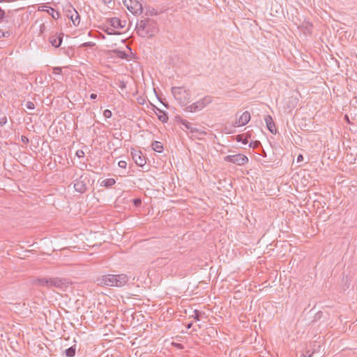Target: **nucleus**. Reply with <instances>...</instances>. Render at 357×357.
<instances>
[{
	"label": "nucleus",
	"mask_w": 357,
	"mask_h": 357,
	"mask_svg": "<svg viewBox=\"0 0 357 357\" xmlns=\"http://www.w3.org/2000/svg\"><path fill=\"white\" fill-rule=\"evenodd\" d=\"M137 33L141 37H152L158 31L157 22L150 18L141 20L135 27Z\"/></svg>",
	"instance_id": "obj_1"
},
{
	"label": "nucleus",
	"mask_w": 357,
	"mask_h": 357,
	"mask_svg": "<svg viewBox=\"0 0 357 357\" xmlns=\"http://www.w3.org/2000/svg\"><path fill=\"white\" fill-rule=\"evenodd\" d=\"M128 281V277L126 274L102 275L96 279V282L100 286L122 287Z\"/></svg>",
	"instance_id": "obj_2"
},
{
	"label": "nucleus",
	"mask_w": 357,
	"mask_h": 357,
	"mask_svg": "<svg viewBox=\"0 0 357 357\" xmlns=\"http://www.w3.org/2000/svg\"><path fill=\"white\" fill-rule=\"evenodd\" d=\"M31 284L33 285H37L39 287H47L50 288L52 287L61 288L63 285L65 284V280H61L58 278H36L33 279L31 281Z\"/></svg>",
	"instance_id": "obj_3"
},
{
	"label": "nucleus",
	"mask_w": 357,
	"mask_h": 357,
	"mask_svg": "<svg viewBox=\"0 0 357 357\" xmlns=\"http://www.w3.org/2000/svg\"><path fill=\"white\" fill-rule=\"evenodd\" d=\"M171 91L174 98L182 107L186 106L190 102L191 96L189 90L183 87L173 86Z\"/></svg>",
	"instance_id": "obj_4"
},
{
	"label": "nucleus",
	"mask_w": 357,
	"mask_h": 357,
	"mask_svg": "<svg viewBox=\"0 0 357 357\" xmlns=\"http://www.w3.org/2000/svg\"><path fill=\"white\" fill-rule=\"evenodd\" d=\"M124 5L128 10L134 15L142 13V5L137 0H123Z\"/></svg>",
	"instance_id": "obj_5"
},
{
	"label": "nucleus",
	"mask_w": 357,
	"mask_h": 357,
	"mask_svg": "<svg viewBox=\"0 0 357 357\" xmlns=\"http://www.w3.org/2000/svg\"><path fill=\"white\" fill-rule=\"evenodd\" d=\"M224 160L237 165H244L248 162V158L243 154L229 155L224 158Z\"/></svg>",
	"instance_id": "obj_6"
},
{
	"label": "nucleus",
	"mask_w": 357,
	"mask_h": 357,
	"mask_svg": "<svg viewBox=\"0 0 357 357\" xmlns=\"http://www.w3.org/2000/svg\"><path fill=\"white\" fill-rule=\"evenodd\" d=\"M88 178L86 175L82 174L74 183V188L75 191L79 193H84L87 189L86 181Z\"/></svg>",
	"instance_id": "obj_7"
},
{
	"label": "nucleus",
	"mask_w": 357,
	"mask_h": 357,
	"mask_svg": "<svg viewBox=\"0 0 357 357\" xmlns=\"http://www.w3.org/2000/svg\"><path fill=\"white\" fill-rule=\"evenodd\" d=\"M131 155L133 160L135 161L137 165L139 167H143L146 163V158L140 151H137L132 149L131 151Z\"/></svg>",
	"instance_id": "obj_8"
},
{
	"label": "nucleus",
	"mask_w": 357,
	"mask_h": 357,
	"mask_svg": "<svg viewBox=\"0 0 357 357\" xmlns=\"http://www.w3.org/2000/svg\"><path fill=\"white\" fill-rule=\"evenodd\" d=\"M250 113L248 111H245L236 120L233 126L234 127L243 126L250 121Z\"/></svg>",
	"instance_id": "obj_9"
},
{
	"label": "nucleus",
	"mask_w": 357,
	"mask_h": 357,
	"mask_svg": "<svg viewBox=\"0 0 357 357\" xmlns=\"http://www.w3.org/2000/svg\"><path fill=\"white\" fill-rule=\"evenodd\" d=\"M107 23L114 29H123L126 25V20H121L119 17H112L107 20Z\"/></svg>",
	"instance_id": "obj_10"
},
{
	"label": "nucleus",
	"mask_w": 357,
	"mask_h": 357,
	"mask_svg": "<svg viewBox=\"0 0 357 357\" xmlns=\"http://www.w3.org/2000/svg\"><path fill=\"white\" fill-rule=\"evenodd\" d=\"M63 33H61L59 34L54 33L51 35L49 37V42L52 45V46L57 48L60 47L63 40Z\"/></svg>",
	"instance_id": "obj_11"
},
{
	"label": "nucleus",
	"mask_w": 357,
	"mask_h": 357,
	"mask_svg": "<svg viewBox=\"0 0 357 357\" xmlns=\"http://www.w3.org/2000/svg\"><path fill=\"white\" fill-rule=\"evenodd\" d=\"M264 121L266 124L267 129L272 133V134H276L277 129L275 127V124L273 121V119L272 116L269 114L265 116Z\"/></svg>",
	"instance_id": "obj_12"
},
{
	"label": "nucleus",
	"mask_w": 357,
	"mask_h": 357,
	"mask_svg": "<svg viewBox=\"0 0 357 357\" xmlns=\"http://www.w3.org/2000/svg\"><path fill=\"white\" fill-rule=\"evenodd\" d=\"M153 110L155 114L158 116V119L162 123H167L169 119L167 112L158 108L155 106H153Z\"/></svg>",
	"instance_id": "obj_13"
},
{
	"label": "nucleus",
	"mask_w": 357,
	"mask_h": 357,
	"mask_svg": "<svg viewBox=\"0 0 357 357\" xmlns=\"http://www.w3.org/2000/svg\"><path fill=\"white\" fill-rule=\"evenodd\" d=\"M202 107L199 105V100L196 102L192 103V105L187 106L185 108V112H195L197 110H201L202 109Z\"/></svg>",
	"instance_id": "obj_14"
},
{
	"label": "nucleus",
	"mask_w": 357,
	"mask_h": 357,
	"mask_svg": "<svg viewBox=\"0 0 357 357\" xmlns=\"http://www.w3.org/2000/svg\"><path fill=\"white\" fill-rule=\"evenodd\" d=\"M73 13L70 16V19L72 20L75 26H78L80 22V17L77 11L73 8Z\"/></svg>",
	"instance_id": "obj_15"
},
{
	"label": "nucleus",
	"mask_w": 357,
	"mask_h": 357,
	"mask_svg": "<svg viewBox=\"0 0 357 357\" xmlns=\"http://www.w3.org/2000/svg\"><path fill=\"white\" fill-rule=\"evenodd\" d=\"M190 130V132L192 134V136L197 139H200L201 136H204V135H206V132L196 128L192 127Z\"/></svg>",
	"instance_id": "obj_16"
},
{
	"label": "nucleus",
	"mask_w": 357,
	"mask_h": 357,
	"mask_svg": "<svg viewBox=\"0 0 357 357\" xmlns=\"http://www.w3.org/2000/svg\"><path fill=\"white\" fill-rule=\"evenodd\" d=\"M151 147L154 151L158 153H162L164 150L162 144L158 141L153 142Z\"/></svg>",
	"instance_id": "obj_17"
},
{
	"label": "nucleus",
	"mask_w": 357,
	"mask_h": 357,
	"mask_svg": "<svg viewBox=\"0 0 357 357\" xmlns=\"http://www.w3.org/2000/svg\"><path fill=\"white\" fill-rule=\"evenodd\" d=\"M112 53L115 54L118 58L121 59H128V54L123 51L120 50H112Z\"/></svg>",
	"instance_id": "obj_18"
},
{
	"label": "nucleus",
	"mask_w": 357,
	"mask_h": 357,
	"mask_svg": "<svg viewBox=\"0 0 357 357\" xmlns=\"http://www.w3.org/2000/svg\"><path fill=\"white\" fill-rule=\"evenodd\" d=\"M213 101V97L211 96H206L199 100V105L202 108L210 104Z\"/></svg>",
	"instance_id": "obj_19"
},
{
	"label": "nucleus",
	"mask_w": 357,
	"mask_h": 357,
	"mask_svg": "<svg viewBox=\"0 0 357 357\" xmlns=\"http://www.w3.org/2000/svg\"><path fill=\"white\" fill-rule=\"evenodd\" d=\"M115 183H116L115 179L111 178H107V179L103 180L101 182L100 185L104 186L107 188H109L112 187V185H114Z\"/></svg>",
	"instance_id": "obj_20"
},
{
	"label": "nucleus",
	"mask_w": 357,
	"mask_h": 357,
	"mask_svg": "<svg viewBox=\"0 0 357 357\" xmlns=\"http://www.w3.org/2000/svg\"><path fill=\"white\" fill-rule=\"evenodd\" d=\"M76 353V344L71 346L64 351V354L67 357H74Z\"/></svg>",
	"instance_id": "obj_21"
},
{
	"label": "nucleus",
	"mask_w": 357,
	"mask_h": 357,
	"mask_svg": "<svg viewBox=\"0 0 357 357\" xmlns=\"http://www.w3.org/2000/svg\"><path fill=\"white\" fill-rule=\"evenodd\" d=\"M176 120L177 122L181 123L182 125H183L186 129L188 130H190L192 126H191V124L186 120L182 119L181 116H176Z\"/></svg>",
	"instance_id": "obj_22"
},
{
	"label": "nucleus",
	"mask_w": 357,
	"mask_h": 357,
	"mask_svg": "<svg viewBox=\"0 0 357 357\" xmlns=\"http://www.w3.org/2000/svg\"><path fill=\"white\" fill-rule=\"evenodd\" d=\"M204 314V312H201L198 310H195L193 311V314L190 317L195 319L196 321H199L201 319V317Z\"/></svg>",
	"instance_id": "obj_23"
},
{
	"label": "nucleus",
	"mask_w": 357,
	"mask_h": 357,
	"mask_svg": "<svg viewBox=\"0 0 357 357\" xmlns=\"http://www.w3.org/2000/svg\"><path fill=\"white\" fill-rule=\"evenodd\" d=\"M236 139L237 142H242L243 144H247L248 142V137H245L243 134L236 135Z\"/></svg>",
	"instance_id": "obj_24"
},
{
	"label": "nucleus",
	"mask_w": 357,
	"mask_h": 357,
	"mask_svg": "<svg viewBox=\"0 0 357 357\" xmlns=\"http://www.w3.org/2000/svg\"><path fill=\"white\" fill-rule=\"evenodd\" d=\"M102 30L105 33H107L108 35H118V34H120V32L114 31V29L113 27L112 28H110V27L102 28Z\"/></svg>",
	"instance_id": "obj_25"
},
{
	"label": "nucleus",
	"mask_w": 357,
	"mask_h": 357,
	"mask_svg": "<svg viewBox=\"0 0 357 357\" xmlns=\"http://www.w3.org/2000/svg\"><path fill=\"white\" fill-rule=\"evenodd\" d=\"M50 10H51V13H50L52 15V17L55 19V20H57L60 17V13L56 10H54V8H50Z\"/></svg>",
	"instance_id": "obj_26"
},
{
	"label": "nucleus",
	"mask_w": 357,
	"mask_h": 357,
	"mask_svg": "<svg viewBox=\"0 0 357 357\" xmlns=\"http://www.w3.org/2000/svg\"><path fill=\"white\" fill-rule=\"evenodd\" d=\"M25 107L28 109H35V105L33 102L31 101H28L26 102L25 104Z\"/></svg>",
	"instance_id": "obj_27"
},
{
	"label": "nucleus",
	"mask_w": 357,
	"mask_h": 357,
	"mask_svg": "<svg viewBox=\"0 0 357 357\" xmlns=\"http://www.w3.org/2000/svg\"><path fill=\"white\" fill-rule=\"evenodd\" d=\"M112 112L111 110L109 109H105L104 112H103V116L107 118V119H109L112 117Z\"/></svg>",
	"instance_id": "obj_28"
},
{
	"label": "nucleus",
	"mask_w": 357,
	"mask_h": 357,
	"mask_svg": "<svg viewBox=\"0 0 357 357\" xmlns=\"http://www.w3.org/2000/svg\"><path fill=\"white\" fill-rule=\"evenodd\" d=\"M10 36V32L9 31H2L0 30V38H8Z\"/></svg>",
	"instance_id": "obj_29"
},
{
	"label": "nucleus",
	"mask_w": 357,
	"mask_h": 357,
	"mask_svg": "<svg viewBox=\"0 0 357 357\" xmlns=\"http://www.w3.org/2000/svg\"><path fill=\"white\" fill-rule=\"evenodd\" d=\"M322 314H323V312H322L321 311H319V312H317L315 314L314 317V320H313V321H317V320L320 319H321V317H322Z\"/></svg>",
	"instance_id": "obj_30"
},
{
	"label": "nucleus",
	"mask_w": 357,
	"mask_h": 357,
	"mask_svg": "<svg viewBox=\"0 0 357 357\" xmlns=\"http://www.w3.org/2000/svg\"><path fill=\"white\" fill-rule=\"evenodd\" d=\"M134 206H139L142 204V200L140 198H135L132 201Z\"/></svg>",
	"instance_id": "obj_31"
},
{
	"label": "nucleus",
	"mask_w": 357,
	"mask_h": 357,
	"mask_svg": "<svg viewBox=\"0 0 357 357\" xmlns=\"http://www.w3.org/2000/svg\"><path fill=\"white\" fill-rule=\"evenodd\" d=\"M118 165L121 168L126 169L127 166V162L125 160H120L118 162Z\"/></svg>",
	"instance_id": "obj_32"
},
{
	"label": "nucleus",
	"mask_w": 357,
	"mask_h": 357,
	"mask_svg": "<svg viewBox=\"0 0 357 357\" xmlns=\"http://www.w3.org/2000/svg\"><path fill=\"white\" fill-rule=\"evenodd\" d=\"M118 86L121 90H123L126 88V84L123 81H119Z\"/></svg>",
	"instance_id": "obj_33"
},
{
	"label": "nucleus",
	"mask_w": 357,
	"mask_h": 357,
	"mask_svg": "<svg viewBox=\"0 0 357 357\" xmlns=\"http://www.w3.org/2000/svg\"><path fill=\"white\" fill-rule=\"evenodd\" d=\"M7 123V118L6 116H2L0 118V126H3Z\"/></svg>",
	"instance_id": "obj_34"
},
{
	"label": "nucleus",
	"mask_w": 357,
	"mask_h": 357,
	"mask_svg": "<svg viewBox=\"0 0 357 357\" xmlns=\"http://www.w3.org/2000/svg\"><path fill=\"white\" fill-rule=\"evenodd\" d=\"M95 45V43H92V42H86V43H83L81 46L82 47H93Z\"/></svg>",
	"instance_id": "obj_35"
},
{
	"label": "nucleus",
	"mask_w": 357,
	"mask_h": 357,
	"mask_svg": "<svg viewBox=\"0 0 357 357\" xmlns=\"http://www.w3.org/2000/svg\"><path fill=\"white\" fill-rule=\"evenodd\" d=\"M76 155L78 158H83L84 156V152L82 150H78L76 152Z\"/></svg>",
	"instance_id": "obj_36"
},
{
	"label": "nucleus",
	"mask_w": 357,
	"mask_h": 357,
	"mask_svg": "<svg viewBox=\"0 0 357 357\" xmlns=\"http://www.w3.org/2000/svg\"><path fill=\"white\" fill-rule=\"evenodd\" d=\"M260 144L259 141H255L250 143V147L256 148Z\"/></svg>",
	"instance_id": "obj_37"
},
{
	"label": "nucleus",
	"mask_w": 357,
	"mask_h": 357,
	"mask_svg": "<svg viewBox=\"0 0 357 357\" xmlns=\"http://www.w3.org/2000/svg\"><path fill=\"white\" fill-rule=\"evenodd\" d=\"M5 17V11L0 8V23L2 22L3 19Z\"/></svg>",
	"instance_id": "obj_38"
},
{
	"label": "nucleus",
	"mask_w": 357,
	"mask_h": 357,
	"mask_svg": "<svg viewBox=\"0 0 357 357\" xmlns=\"http://www.w3.org/2000/svg\"><path fill=\"white\" fill-rule=\"evenodd\" d=\"M21 140L24 144H28L29 142V138L24 135L21 137Z\"/></svg>",
	"instance_id": "obj_39"
},
{
	"label": "nucleus",
	"mask_w": 357,
	"mask_h": 357,
	"mask_svg": "<svg viewBox=\"0 0 357 357\" xmlns=\"http://www.w3.org/2000/svg\"><path fill=\"white\" fill-rule=\"evenodd\" d=\"M53 72L54 74H61V68L59 67H56L53 69Z\"/></svg>",
	"instance_id": "obj_40"
},
{
	"label": "nucleus",
	"mask_w": 357,
	"mask_h": 357,
	"mask_svg": "<svg viewBox=\"0 0 357 357\" xmlns=\"http://www.w3.org/2000/svg\"><path fill=\"white\" fill-rule=\"evenodd\" d=\"M314 353V351H311L310 350H307L304 354L306 355L307 357H312Z\"/></svg>",
	"instance_id": "obj_41"
},
{
	"label": "nucleus",
	"mask_w": 357,
	"mask_h": 357,
	"mask_svg": "<svg viewBox=\"0 0 357 357\" xmlns=\"http://www.w3.org/2000/svg\"><path fill=\"white\" fill-rule=\"evenodd\" d=\"M149 11L151 15H156L158 14V12L154 8H152L151 10H149Z\"/></svg>",
	"instance_id": "obj_42"
},
{
	"label": "nucleus",
	"mask_w": 357,
	"mask_h": 357,
	"mask_svg": "<svg viewBox=\"0 0 357 357\" xmlns=\"http://www.w3.org/2000/svg\"><path fill=\"white\" fill-rule=\"evenodd\" d=\"M70 8L71 9H69L67 10L68 12V14H67V16L70 18V16L73 13V7L70 6Z\"/></svg>",
	"instance_id": "obj_43"
},
{
	"label": "nucleus",
	"mask_w": 357,
	"mask_h": 357,
	"mask_svg": "<svg viewBox=\"0 0 357 357\" xmlns=\"http://www.w3.org/2000/svg\"><path fill=\"white\" fill-rule=\"evenodd\" d=\"M96 98H97V95H96V93H91V94L90 95V98H91V100H95Z\"/></svg>",
	"instance_id": "obj_44"
},
{
	"label": "nucleus",
	"mask_w": 357,
	"mask_h": 357,
	"mask_svg": "<svg viewBox=\"0 0 357 357\" xmlns=\"http://www.w3.org/2000/svg\"><path fill=\"white\" fill-rule=\"evenodd\" d=\"M303 160V155L301 154L298 155L297 157V161L300 162V161H302Z\"/></svg>",
	"instance_id": "obj_45"
},
{
	"label": "nucleus",
	"mask_w": 357,
	"mask_h": 357,
	"mask_svg": "<svg viewBox=\"0 0 357 357\" xmlns=\"http://www.w3.org/2000/svg\"><path fill=\"white\" fill-rule=\"evenodd\" d=\"M192 324H193V323H192V322H190V323H188V324H187V326H186V328H188V329H189V328H190L192 326Z\"/></svg>",
	"instance_id": "obj_46"
},
{
	"label": "nucleus",
	"mask_w": 357,
	"mask_h": 357,
	"mask_svg": "<svg viewBox=\"0 0 357 357\" xmlns=\"http://www.w3.org/2000/svg\"><path fill=\"white\" fill-rule=\"evenodd\" d=\"M158 100H159L162 103V105H163L165 107H167V108H168V107H169V105H168V104H167V103H165V102H162V101L159 98H158Z\"/></svg>",
	"instance_id": "obj_47"
},
{
	"label": "nucleus",
	"mask_w": 357,
	"mask_h": 357,
	"mask_svg": "<svg viewBox=\"0 0 357 357\" xmlns=\"http://www.w3.org/2000/svg\"><path fill=\"white\" fill-rule=\"evenodd\" d=\"M103 1H104L105 3H106V4L109 3L112 1V0H103Z\"/></svg>",
	"instance_id": "obj_48"
},
{
	"label": "nucleus",
	"mask_w": 357,
	"mask_h": 357,
	"mask_svg": "<svg viewBox=\"0 0 357 357\" xmlns=\"http://www.w3.org/2000/svg\"><path fill=\"white\" fill-rule=\"evenodd\" d=\"M344 118L347 119L348 122H349L348 116L346 115Z\"/></svg>",
	"instance_id": "obj_49"
},
{
	"label": "nucleus",
	"mask_w": 357,
	"mask_h": 357,
	"mask_svg": "<svg viewBox=\"0 0 357 357\" xmlns=\"http://www.w3.org/2000/svg\"><path fill=\"white\" fill-rule=\"evenodd\" d=\"M301 357H307L306 355H305L304 354H302V356Z\"/></svg>",
	"instance_id": "obj_50"
},
{
	"label": "nucleus",
	"mask_w": 357,
	"mask_h": 357,
	"mask_svg": "<svg viewBox=\"0 0 357 357\" xmlns=\"http://www.w3.org/2000/svg\"><path fill=\"white\" fill-rule=\"evenodd\" d=\"M178 347H180V344L177 343Z\"/></svg>",
	"instance_id": "obj_51"
},
{
	"label": "nucleus",
	"mask_w": 357,
	"mask_h": 357,
	"mask_svg": "<svg viewBox=\"0 0 357 357\" xmlns=\"http://www.w3.org/2000/svg\"><path fill=\"white\" fill-rule=\"evenodd\" d=\"M178 347H180V344L177 343Z\"/></svg>",
	"instance_id": "obj_52"
}]
</instances>
